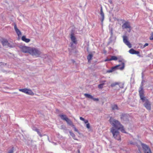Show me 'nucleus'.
<instances>
[{
    "mask_svg": "<svg viewBox=\"0 0 153 153\" xmlns=\"http://www.w3.org/2000/svg\"><path fill=\"white\" fill-rule=\"evenodd\" d=\"M7 45L8 47H9L10 48L13 47V46L10 44V43H9L8 42Z\"/></svg>",
    "mask_w": 153,
    "mask_h": 153,
    "instance_id": "obj_40",
    "label": "nucleus"
},
{
    "mask_svg": "<svg viewBox=\"0 0 153 153\" xmlns=\"http://www.w3.org/2000/svg\"><path fill=\"white\" fill-rule=\"evenodd\" d=\"M48 140H49L48 137Z\"/></svg>",
    "mask_w": 153,
    "mask_h": 153,
    "instance_id": "obj_57",
    "label": "nucleus"
},
{
    "mask_svg": "<svg viewBox=\"0 0 153 153\" xmlns=\"http://www.w3.org/2000/svg\"><path fill=\"white\" fill-rule=\"evenodd\" d=\"M124 84L123 83H120L119 84V86L120 88H123Z\"/></svg>",
    "mask_w": 153,
    "mask_h": 153,
    "instance_id": "obj_29",
    "label": "nucleus"
},
{
    "mask_svg": "<svg viewBox=\"0 0 153 153\" xmlns=\"http://www.w3.org/2000/svg\"><path fill=\"white\" fill-rule=\"evenodd\" d=\"M14 29L17 35L18 36H19L20 35H22V33L20 31L18 28L17 27L16 25L15 24L14 25Z\"/></svg>",
    "mask_w": 153,
    "mask_h": 153,
    "instance_id": "obj_17",
    "label": "nucleus"
},
{
    "mask_svg": "<svg viewBox=\"0 0 153 153\" xmlns=\"http://www.w3.org/2000/svg\"><path fill=\"white\" fill-rule=\"evenodd\" d=\"M149 39L151 40H153V33L151 34V36L150 37Z\"/></svg>",
    "mask_w": 153,
    "mask_h": 153,
    "instance_id": "obj_32",
    "label": "nucleus"
},
{
    "mask_svg": "<svg viewBox=\"0 0 153 153\" xmlns=\"http://www.w3.org/2000/svg\"><path fill=\"white\" fill-rule=\"evenodd\" d=\"M31 48L27 47L26 46H23L21 48V50L24 53H28L30 54V51L31 50Z\"/></svg>",
    "mask_w": 153,
    "mask_h": 153,
    "instance_id": "obj_11",
    "label": "nucleus"
},
{
    "mask_svg": "<svg viewBox=\"0 0 153 153\" xmlns=\"http://www.w3.org/2000/svg\"><path fill=\"white\" fill-rule=\"evenodd\" d=\"M61 118L63 120L65 121L68 124L71 126H74V125H73L72 121L67 117L66 115L63 114H60L59 115Z\"/></svg>",
    "mask_w": 153,
    "mask_h": 153,
    "instance_id": "obj_8",
    "label": "nucleus"
},
{
    "mask_svg": "<svg viewBox=\"0 0 153 153\" xmlns=\"http://www.w3.org/2000/svg\"><path fill=\"white\" fill-rule=\"evenodd\" d=\"M19 90L20 91L22 92L27 94L30 95L32 96L34 94L33 92L31 90L28 89L26 88L20 89Z\"/></svg>",
    "mask_w": 153,
    "mask_h": 153,
    "instance_id": "obj_10",
    "label": "nucleus"
},
{
    "mask_svg": "<svg viewBox=\"0 0 153 153\" xmlns=\"http://www.w3.org/2000/svg\"><path fill=\"white\" fill-rule=\"evenodd\" d=\"M69 131V130L67 128H66L65 131H64V132L66 133H68Z\"/></svg>",
    "mask_w": 153,
    "mask_h": 153,
    "instance_id": "obj_39",
    "label": "nucleus"
},
{
    "mask_svg": "<svg viewBox=\"0 0 153 153\" xmlns=\"http://www.w3.org/2000/svg\"><path fill=\"white\" fill-rule=\"evenodd\" d=\"M139 53L140 52L139 51L135 50L134 54H139Z\"/></svg>",
    "mask_w": 153,
    "mask_h": 153,
    "instance_id": "obj_41",
    "label": "nucleus"
},
{
    "mask_svg": "<svg viewBox=\"0 0 153 153\" xmlns=\"http://www.w3.org/2000/svg\"><path fill=\"white\" fill-rule=\"evenodd\" d=\"M66 127L64 125H62L61 126V129L63 130L65 127Z\"/></svg>",
    "mask_w": 153,
    "mask_h": 153,
    "instance_id": "obj_38",
    "label": "nucleus"
},
{
    "mask_svg": "<svg viewBox=\"0 0 153 153\" xmlns=\"http://www.w3.org/2000/svg\"><path fill=\"white\" fill-rule=\"evenodd\" d=\"M110 124L112 125L113 128L116 129H119L120 127L122 125L118 120L110 117L109 120Z\"/></svg>",
    "mask_w": 153,
    "mask_h": 153,
    "instance_id": "obj_2",
    "label": "nucleus"
},
{
    "mask_svg": "<svg viewBox=\"0 0 153 153\" xmlns=\"http://www.w3.org/2000/svg\"><path fill=\"white\" fill-rule=\"evenodd\" d=\"M141 74H142V75L144 76V75H143V72Z\"/></svg>",
    "mask_w": 153,
    "mask_h": 153,
    "instance_id": "obj_54",
    "label": "nucleus"
},
{
    "mask_svg": "<svg viewBox=\"0 0 153 153\" xmlns=\"http://www.w3.org/2000/svg\"><path fill=\"white\" fill-rule=\"evenodd\" d=\"M123 42L127 45L129 48L131 47V45L128 40V38L126 36H123Z\"/></svg>",
    "mask_w": 153,
    "mask_h": 153,
    "instance_id": "obj_13",
    "label": "nucleus"
},
{
    "mask_svg": "<svg viewBox=\"0 0 153 153\" xmlns=\"http://www.w3.org/2000/svg\"><path fill=\"white\" fill-rule=\"evenodd\" d=\"M118 84V83L116 82L115 83H113L111 84V86L112 87H114L116 85H117Z\"/></svg>",
    "mask_w": 153,
    "mask_h": 153,
    "instance_id": "obj_33",
    "label": "nucleus"
},
{
    "mask_svg": "<svg viewBox=\"0 0 153 153\" xmlns=\"http://www.w3.org/2000/svg\"><path fill=\"white\" fill-rule=\"evenodd\" d=\"M120 128L119 129H117L118 130H120L122 133L127 134V133L126 132L125 130L124 126L122 124L121 125V126H120Z\"/></svg>",
    "mask_w": 153,
    "mask_h": 153,
    "instance_id": "obj_21",
    "label": "nucleus"
},
{
    "mask_svg": "<svg viewBox=\"0 0 153 153\" xmlns=\"http://www.w3.org/2000/svg\"><path fill=\"white\" fill-rule=\"evenodd\" d=\"M111 61V60L110 59V58L109 59L108 58H107L105 59V62H107L108 61Z\"/></svg>",
    "mask_w": 153,
    "mask_h": 153,
    "instance_id": "obj_42",
    "label": "nucleus"
},
{
    "mask_svg": "<svg viewBox=\"0 0 153 153\" xmlns=\"http://www.w3.org/2000/svg\"><path fill=\"white\" fill-rule=\"evenodd\" d=\"M83 121L85 123V124L87 123H88V121L87 120L85 119V120Z\"/></svg>",
    "mask_w": 153,
    "mask_h": 153,
    "instance_id": "obj_48",
    "label": "nucleus"
},
{
    "mask_svg": "<svg viewBox=\"0 0 153 153\" xmlns=\"http://www.w3.org/2000/svg\"><path fill=\"white\" fill-rule=\"evenodd\" d=\"M8 41L6 39H3L1 41V43L3 46L7 45Z\"/></svg>",
    "mask_w": 153,
    "mask_h": 153,
    "instance_id": "obj_19",
    "label": "nucleus"
},
{
    "mask_svg": "<svg viewBox=\"0 0 153 153\" xmlns=\"http://www.w3.org/2000/svg\"><path fill=\"white\" fill-rule=\"evenodd\" d=\"M138 141L141 144L144 153H152L151 149L148 145L143 143L140 140H138Z\"/></svg>",
    "mask_w": 153,
    "mask_h": 153,
    "instance_id": "obj_7",
    "label": "nucleus"
},
{
    "mask_svg": "<svg viewBox=\"0 0 153 153\" xmlns=\"http://www.w3.org/2000/svg\"><path fill=\"white\" fill-rule=\"evenodd\" d=\"M85 96L88 98H89L90 99H91L93 98V96L90 95V94H84Z\"/></svg>",
    "mask_w": 153,
    "mask_h": 153,
    "instance_id": "obj_24",
    "label": "nucleus"
},
{
    "mask_svg": "<svg viewBox=\"0 0 153 153\" xmlns=\"http://www.w3.org/2000/svg\"><path fill=\"white\" fill-rule=\"evenodd\" d=\"M71 39L72 41L75 44H76L77 40L75 36H74V32L73 30H72L71 31Z\"/></svg>",
    "mask_w": 153,
    "mask_h": 153,
    "instance_id": "obj_12",
    "label": "nucleus"
},
{
    "mask_svg": "<svg viewBox=\"0 0 153 153\" xmlns=\"http://www.w3.org/2000/svg\"><path fill=\"white\" fill-rule=\"evenodd\" d=\"M47 55L46 54H44L42 56V57L43 58H46V57H47Z\"/></svg>",
    "mask_w": 153,
    "mask_h": 153,
    "instance_id": "obj_49",
    "label": "nucleus"
},
{
    "mask_svg": "<svg viewBox=\"0 0 153 153\" xmlns=\"http://www.w3.org/2000/svg\"><path fill=\"white\" fill-rule=\"evenodd\" d=\"M93 56V55L92 54H90L88 56L87 59L88 62L91 59Z\"/></svg>",
    "mask_w": 153,
    "mask_h": 153,
    "instance_id": "obj_23",
    "label": "nucleus"
},
{
    "mask_svg": "<svg viewBox=\"0 0 153 153\" xmlns=\"http://www.w3.org/2000/svg\"><path fill=\"white\" fill-rule=\"evenodd\" d=\"M86 127L88 129H89L90 128V126L89 123H88L86 124Z\"/></svg>",
    "mask_w": 153,
    "mask_h": 153,
    "instance_id": "obj_35",
    "label": "nucleus"
},
{
    "mask_svg": "<svg viewBox=\"0 0 153 153\" xmlns=\"http://www.w3.org/2000/svg\"><path fill=\"white\" fill-rule=\"evenodd\" d=\"M86 50L88 52H89V45H88L87 47L86 48Z\"/></svg>",
    "mask_w": 153,
    "mask_h": 153,
    "instance_id": "obj_46",
    "label": "nucleus"
},
{
    "mask_svg": "<svg viewBox=\"0 0 153 153\" xmlns=\"http://www.w3.org/2000/svg\"><path fill=\"white\" fill-rule=\"evenodd\" d=\"M144 76L142 75V78L143 79V78Z\"/></svg>",
    "mask_w": 153,
    "mask_h": 153,
    "instance_id": "obj_55",
    "label": "nucleus"
},
{
    "mask_svg": "<svg viewBox=\"0 0 153 153\" xmlns=\"http://www.w3.org/2000/svg\"><path fill=\"white\" fill-rule=\"evenodd\" d=\"M59 111V110L58 109H56V111Z\"/></svg>",
    "mask_w": 153,
    "mask_h": 153,
    "instance_id": "obj_56",
    "label": "nucleus"
},
{
    "mask_svg": "<svg viewBox=\"0 0 153 153\" xmlns=\"http://www.w3.org/2000/svg\"><path fill=\"white\" fill-rule=\"evenodd\" d=\"M108 1L111 4H112V1L111 0H109Z\"/></svg>",
    "mask_w": 153,
    "mask_h": 153,
    "instance_id": "obj_50",
    "label": "nucleus"
},
{
    "mask_svg": "<svg viewBox=\"0 0 153 153\" xmlns=\"http://www.w3.org/2000/svg\"><path fill=\"white\" fill-rule=\"evenodd\" d=\"M33 131H36L40 137H41L43 136V135L41 134L39 129L37 128L36 127H33Z\"/></svg>",
    "mask_w": 153,
    "mask_h": 153,
    "instance_id": "obj_18",
    "label": "nucleus"
},
{
    "mask_svg": "<svg viewBox=\"0 0 153 153\" xmlns=\"http://www.w3.org/2000/svg\"><path fill=\"white\" fill-rule=\"evenodd\" d=\"M118 59V58L115 56H111L110 58V59L111 60H117Z\"/></svg>",
    "mask_w": 153,
    "mask_h": 153,
    "instance_id": "obj_26",
    "label": "nucleus"
},
{
    "mask_svg": "<svg viewBox=\"0 0 153 153\" xmlns=\"http://www.w3.org/2000/svg\"><path fill=\"white\" fill-rule=\"evenodd\" d=\"M111 61V60L110 59V58L109 59L108 58H107L105 59V62H107L108 61Z\"/></svg>",
    "mask_w": 153,
    "mask_h": 153,
    "instance_id": "obj_43",
    "label": "nucleus"
},
{
    "mask_svg": "<svg viewBox=\"0 0 153 153\" xmlns=\"http://www.w3.org/2000/svg\"><path fill=\"white\" fill-rule=\"evenodd\" d=\"M112 109L113 110H118L119 109L118 108L117 105L114 104L112 106Z\"/></svg>",
    "mask_w": 153,
    "mask_h": 153,
    "instance_id": "obj_22",
    "label": "nucleus"
},
{
    "mask_svg": "<svg viewBox=\"0 0 153 153\" xmlns=\"http://www.w3.org/2000/svg\"><path fill=\"white\" fill-rule=\"evenodd\" d=\"M122 66L120 67V66H121V65H117L111 68L110 70H107V72L108 73H111L117 69H120L121 70H123L124 69L125 67L124 63L122 62Z\"/></svg>",
    "mask_w": 153,
    "mask_h": 153,
    "instance_id": "obj_6",
    "label": "nucleus"
},
{
    "mask_svg": "<svg viewBox=\"0 0 153 153\" xmlns=\"http://www.w3.org/2000/svg\"><path fill=\"white\" fill-rule=\"evenodd\" d=\"M30 52V54L33 56H35L36 57H40L42 56V53L36 48H31Z\"/></svg>",
    "mask_w": 153,
    "mask_h": 153,
    "instance_id": "obj_5",
    "label": "nucleus"
},
{
    "mask_svg": "<svg viewBox=\"0 0 153 153\" xmlns=\"http://www.w3.org/2000/svg\"><path fill=\"white\" fill-rule=\"evenodd\" d=\"M122 61V60H120L118 61V62H121Z\"/></svg>",
    "mask_w": 153,
    "mask_h": 153,
    "instance_id": "obj_53",
    "label": "nucleus"
},
{
    "mask_svg": "<svg viewBox=\"0 0 153 153\" xmlns=\"http://www.w3.org/2000/svg\"><path fill=\"white\" fill-rule=\"evenodd\" d=\"M130 144H131V145H134L135 144L134 143V142H133L132 141H131L130 142Z\"/></svg>",
    "mask_w": 153,
    "mask_h": 153,
    "instance_id": "obj_45",
    "label": "nucleus"
},
{
    "mask_svg": "<svg viewBox=\"0 0 153 153\" xmlns=\"http://www.w3.org/2000/svg\"><path fill=\"white\" fill-rule=\"evenodd\" d=\"M120 120L122 123L128 124L130 123V116L127 114L123 113L120 115Z\"/></svg>",
    "mask_w": 153,
    "mask_h": 153,
    "instance_id": "obj_3",
    "label": "nucleus"
},
{
    "mask_svg": "<svg viewBox=\"0 0 153 153\" xmlns=\"http://www.w3.org/2000/svg\"><path fill=\"white\" fill-rule=\"evenodd\" d=\"M100 16L102 17L100 19V20L101 21L102 24L103 23V21L104 20L105 17H104V13L103 12L102 8V7H101V8H100Z\"/></svg>",
    "mask_w": 153,
    "mask_h": 153,
    "instance_id": "obj_16",
    "label": "nucleus"
},
{
    "mask_svg": "<svg viewBox=\"0 0 153 153\" xmlns=\"http://www.w3.org/2000/svg\"><path fill=\"white\" fill-rule=\"evenodd\" d=\"M14 152V147L12 148L7 153H13Z\"/></svg>",
    "mask_w": 153,
    "mask_h": 153,
    "instance_id": "obj_28",
    "label": "nucleus"
},
{
    "mask_svg": "<svg viewBox=\"0 0 153 153\" xmlns=\"http://www.w3.org/2000/svg\"><path fill=\"white\" fill-rule=\"evenodd\" d=\"M143 80H142L141 84L140 85V87H139V96L141 95H144V91L143 90Z\"/></svg>",
    "mask_w": 153,
    "mask_h": 153,
    "instance_id": "obj_14",
    "label": "nucleus"
},
{
    "mask_svg": "<svg viewBox=\"0 0 153 153\" xmlns=\"http://www.w3.org/2000/svg\"><path fill=\"white\" fill-rule=\"evenodd\" d=\"M103 86L102 84H100L98 85V87L99 88L102 89L103 88Z\"/></svg>",
    "mask_w": 153,
    "mask_h": 153,
    "instance_id": "obj_31",
    "label": "nucleus"
},
{
    "mask_svg": "<svg viewBox=\"0 0 153 153\" xmlns=\"http://www.w3.org/2000/svg\"><path fill=\"white\" fill-rule=\"evenodd\" d=\"M74 128V131H76L77 132H78V133H79V131L74 126H73Z\"/></svg>",
    "mask_w": 153,
    "mask_h": 153,
    "instance_id": "obj_37",
    "label": "nucleus"
},
{
    "mask_svg": "<svg viewBox=\"0 0 153 153\" xmlns=\"http://www.w3.org/2000/svg\"><path fill=\"white\" fill-rule=\"evenodd\" d=\"M69 132L70 134V135H71V136L74 139V140H76L75 138L76 136H75V134L73 133L72 132H71V131H69Z\"/></svg>",
    "mask_w": 153,
    "mask_h": 153,
    "instance_id": "obj_25",
    "label": "nucleus"
},
{
    "mask_svg": "<svg viewBox=\"0 0 153 153\" xmlns=\"http://www.w3.org/2000/svg\"><path fill=\"white\" fill-rule=\"evenodd\" d=\"M67 128L66 127L63 130V131H65Z\"/></svg>",
    "mask_w": 153,
    "mask_h": 153,
    "instance_id": "obj_52",
    "label": "nucleus"
},
{
    "mask_svg": "<svg viewBox=\"0 0 153 153\" xmlns=\"http://www.w3.org/2000/svg\"><path fill=\"white\" fill-rule=\"evenodd\" d=\"M21 39L22 41L26 43H28L30 41V39L26 38V36H22Z\"/></svg>",
    "mask_w": 153,
    "mask_h": 153,
    "instance_id": "obj_20",
    "label": "nucleus"
},
{
    "mask_svg": "<svg viewBox=\"0 0 153 153\" xmlns=\"http://www.w3.org/2000/svg\"><path fill=\"white\" fill-rule=\"evenodd\" d=\"M106 80H103L100 81V82L101 83L100 84H102V85L104 86L105 85V83L106 82Z\"/></svg>",
    "mask_w": 153,
    "mask_h": 153,
    "instance_id": "obj_30",
    "label": "nucleus"
},
{
    "mask_svg": "<svg viewBox=\"0 0 153 153\" xmlns=\"http://www.w3.org/2000/svg\"><path fill=\"white\" fill-rule=\"evenodd\" d=\"M149 45V44L148 43H146L145 44V45H143V48H144L145 47H146V46H147Z\"/></svg>",
    "mask_w": 153,
    "mask_h": 153,
    "instance_id": "obj_44",
    "label": "nucleus"
},
{
    "mask_svg": "<svg viewBox=\"0 0 153 153\" xmlns=\"http://www.w3.org/2000/svg\"><path fill=\"white\" fill-rule=\"evenodd\" d=\"M138 140H137V142H134V143L135 144H134V145H136L137 147H138L140 146L138 144V143H139V144H140V143L138 141Z\"/></svg>",
    "mask_w": 153,
    "mask_h": 153,
    "instance_id": "obj_34",
    "label": "nucleus"
},
{
    "mask_svg": "<svg viewBox=\"0 0 153 153\" xmlns=\"http://www.w3.org/2000/svg\"><path fill=\"white\" fill-rule=\"evenodd\" d=\"M109 29L110 30V36L109 38L108 43L110 44L112 43L114 40H116V36L113 34V28L112 27H109Z\"/></svg>",
    "mask_w": 153,
    "mask_h": 153,
    "instance_id": "obj_9",
    "label": "nucleus"
},
{
    "mask_svg": "<svg viewBox=\"0 0 153 153\" xmlns=\"http://www.w3.org/2000/svg\"><path fill=\"white\" fill-rule=\"evenodd\" d=\"M92 99L94 100V101H98L99 100V99L98 98H94L93 97V98Z\"/></svg>",
    "mask_w": 153,
    "mask_h": 153,
    "instance_id": "obj_36",
    "label": "nucleus"
},
{
    "mask_svg": "<svg viewBox=\"0 0 153 153\" xmlns=\"http://www.w3.org/2000/svg\"><path fill=\"white\" fill-rule=\"evenodd\" d=\"M77 152H78V153H80V150H79V149H78V150H77Z\"/></svg>",
    "mask_w": 153,
    "mask_h": 153,
    "instance_id": "obj_51",
    "label": "nucleus"
},
{
    "mask_svg": "<svg viewBox=\"0 0 153 153\" xmlns=\"http://www.w3.org/2000/svg\"><path fill=\"white\" fill-rule=\"evenodd\" d=\"M130 30H131V29H130V30H129V32H130Z\"/></svg>",
    "mask_w": 153,
    "mask_h": 153,
    "instance_id": "obj_58",
    "label": "nucleus"
},
{
    "mask_svg": "<svg viewBox=\"0 0 153 153\" xmlns=\"http://www.w3.org/2000/svg\"><path fill=\"white\" fill-rule=\"evenodd\" d=\"M110 131L112 133L113 137L115 139L118 140H121L120 132L117 129H115L112 127L111 128Z\"/></svg>",
    "mask_w": 153,
    "mask_h": 153,
    "instance_id": "obj_4",
    "label": "nucleus"
},
{
    "mask_svg": "<svg viewBox=\"0 0 153 153\" xmlns=\"http://www.w3.org/2000/svg\"><path fill=\"white\" fill-rule=\"evenodd\" d=\"M140 99L141 100L142 102L143 103V106L148 110L150 111L151 109V102L145 96L144 94L141 95L139 96Z\"/></svg>",
    "mask_w": 153,
    "mask_h": 153,
    "instance_id": "obj_1",
    "label": "nucleus"
},
{
    "mask_svg": "<svg viewBox=\"0 0 153 153\" xmlns=\"http://www.w3.org/2000/svg\"><path fill=\"white\" fill-rule=\"evenodd\" d=\"M1 117V115H0V117Z\"/></svg>",
    "mask_w": 153,
    "mask_h": 153,
    "instance_id": "obj_59",
    "label": "nucleus"
},
{
    "mask_svg": "<svg viewBox=\"0 0 153 153\" xmlns=\"http://www.w3.org/2000/svg\"><path fill=\"white\" fill-rule=\"evenodd\" d=\"M80 119L81 120H82L83 121H84L85 120V119L83 118L82 117H80Z\"/></svg>",
    "mask_w": 153,
    "mask_h": 153,
    "instance_id": "obj_47",
    "label": "nucleus"
},
{
    "mask_svg": "<svg viewBox=\"0 0 153 153\" xmlns=\"http://www.w3.org/2000/svg\"><path fill=\"white\" fill-rule=\"evenodd\" d=\"M122 27L123 29L125 28L130 29L131 27L129 23L128 22H125L122 25Z\"/></svg>",
    "mask_w": 153,
    "mask_h": 153,
    "instance_id": "obj_15",
    "label": "nucleus"
},
{
    "mask_svg": "<svg viewBox=\"0 0 153 153\" xmlns=\"http://www.w3.org/2000/svg\"><path fill=\"white\" fill-rule=\"evenodd\" d=\"M135 50L133 49H131L129 50V52L131 54H134Z\"/></svg>",
    "mask_w": 153,
    "mask_h": 153,
    "instance_id": "obj_27",
    "label": "nucleus"
}]
</instances>
